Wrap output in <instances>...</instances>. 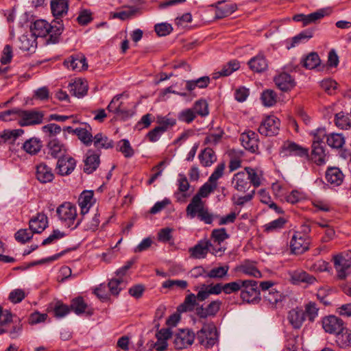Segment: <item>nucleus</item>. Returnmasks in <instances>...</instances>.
<instances>
[{"mask_svg":"<svg viewBox=\"0 0 351 351\" xmlns=\"http://www.w3.org/2000/svg\"><path fill=\"white\" fill-rule=\"evenodd\" d=\"M75 134L80 141L86 146H89L93 143L92 128L90 125L84 123V127H79L75 129Z\"/></svg>","mask_w":351,"mask_h":351,"instance_id":"obj_30","label":"nucleus"},{"mask_svg":"<svg viewBox=\"0 0 351 351\" xmlns=\"http://www.w3.org/2000/svg\"><path fill=\"white\" fill-rule=\"evenodd\" d=\"M313 32L314 30L313 29H308L301 32L300 34L293 37L291 40L287 41V48L290 49L291 48L295 47L296 45L301 43L308 41L313 36Z\"/></svg>","mask_w":351,"mask_h":351,"instance_id":"obj_32","label":"nucleus"},{"mask_svg":"<svg viewBox=\"0 0 351 351\" xmlns=\"http://www.w3.org/2000/svg\"><path fill=\"white\" fill-rule=\"evenodd\" d=\"M210 82V79L208 76L201 77L196 80L186 81V89L189 91L193 90L195 88H206Z\"/></svg>","mask_w":351,"mask_h":351,"instance_id":"obj_46","label":"nucleus"},{"mask_svg":"<svg viewBox=\"0 0 351 351\" xmlns=\"http://www.w3.org/2000/svg\"><path fill=\"white\" fill-rule=\"evenodd\" d=\"M43 147L41 141L36 137L30 138L25 141L23 145V150L31 155L38 154Z\"/></svg>","mask_w":351,"mask_h":351,"instance_id":"obj_39","label":"nucleus"},{"mask_svg":"<svg viewBox=\"0 0 351 351\" xmlns=\"http://www.w3.org/2000/svg\"><path fill=\"white\" fill-rule=\"evenodd\" d=\"M240 271L243 274L255 278H261L262 276L261 271L256 268L254 263L245 261L240 267Z\"/></svg>","mask_w":351,"mask_h":351,"instance_id":"obj_54","label":"nucleus"},{"mask_svg":"<svg viewBox=\"0 0 351 351\" xmlns=\"http://www.w3.org/2000/svg\"><path fill=\"white\" fill-rule=\"evenodd\" d=\"M44 114L42 111L25 110L19 108L18 123L22 126L38 125L43 123Z\"/></svg>","mask_w":351,"mask_h":351,"instance_id":"obj_5","label":"nucleus"},{"mask_svg":"<svg viewBox=\"0 0 351 351\" xmlns=\"http://www.w3.org/2000/svg\"><path fill=\"white\" fill-rule=\"evenodd\" d=\"M261 99L265 106L270 107L276 103L277 95L274 90L267 89L262 93Z\"/></svg>","mask_w":351,"mask_h":351,"instance_id":"obj_57","label":"nucleus"},{"mask_svg":"<svg viewBox=\"0 0 351 351\" xmlns=\"http://www.w3.org/2000/svg\"><path fill=\"white\" fill-rule=\"evenodd\" d=\"M50 7L54 19L62 20V18L67 14L69 10V1L51 0Z\"/></svg>","mask_w":351,"mask_h":351,"instance_id":"obj_17","label":"nucleus"},{"mask_svg":"<svg viewBox=\"0 0 351 351\" xmlns=\"http://www.w3.org/2000/svg\"><path fill=\"white\" fill-rule=\"evenodd\" d=\"M320 63L319 56L315 52H311L302 60L304 67L307 69H313L317 67Z\"/></svg>","mask_w":351,"mask_h":351,"instance_id":"obj_55","label":"nucleus"},{"mask_svg":"<svg viewBox=\"0 0 351 351\" xmlns=\"http://www.w3.org/2000/svg\"><path fill=\"white\" fill-rule=\"evenodd\" d=\"M280 125V120L277 117L269 116L261 122L258 132L265 136H275L278 134Z\"/></svg>","mask_w":351,"mask_h":351,"instance_id":"obj_7","label":"nucleus"},{"mask_svg":"<svg viewBox=\"0 0 351 351\" xmlns=\"http://www.w3.org/2000/svg\"><path fill=\"white\" fill-rule=\"evenodd\" d=\"M64 66L72 71H81L88 68L86 58L82 54L72 55L64 61Z\"/></svg>","mask_w":351,"mask_h":351,"instance_id":"obj_15","label":"nucleus"},{"mask_svg":"<svg viewBox=\"0 0 351 351\" xmlns=\"http://www.w3.org/2000/svg\"><path fill=\"white\" fill-rule=\"evenodd\" d=\"M245 171L248 178L250 186L253 185L255 188H257L261 184L262 175L259 173L258 170L250 167L245 168Z\"/></svg>","mask_w":351,"mask_h":351,"instance_id":"obj_51","label":"nucleus"},{"mask_svg":"<svg viewBox=\"0 0 351 351\" xmlns=\"http://www.w3.org/2000/svg\"><path fill=\"white\" fill-rule=\"evenodd\" d=\"M198 158L201 165L205 167L211 166L217 160L215 152L210 147H206L202 151Z\"/></svg>","mask_w":351,"mask_h":351,"instance_id":"obj_40","label":"nucleus"},{"mask_svg":"<svg viewBox=\"0 0 351 351\" xmlns=\"http://www.w3.org/2000/svg\"><path fill=\"white\" fill-rule=\"evenodd\" d=\"M122 95H117L113 97L110 103L107 107V110L109 112H112L116 114H123L125 111L121 108V102H119L120 98Z\"/></svg>","mask_w":351,"mask_h":351,"instance_id":"obj_64","label":"nucleus"},{"mask_svg":"<svg viewBox=\"0 0 351 351\" xmlns=\"http://www.w3.org/2000/svg\"><path fill=\"white\" fill-rule=\"evenodd\" d=\"M264 298L271 307L277 308L281 304L284 296L279 291L271 289L264 295Z\"/></svg>","mask_w":351,"mask_h":351,"instance_id":"obj_48","label":"nucleus"},{"mask_svg":"<svg viewBox=\"0 0 351 351\" xmlns=\"http://www.w3.org/2000/svg\"><path fill=\"white\" fill-rule=\"evenodd\" d=\"M335 342L341 348L351 346V330L344 326L336 334Z\"/></svg>","mask_w":351,"mask_h":351,"instance_id":"obj_38","label":"nucleus"},{"mask_svg":"<svg viewBox=\"0 0 351 351\" xmlns=\"http://www.w3.org/2000/svg\"><path fill=\"white\" fill-rule=\"evenodd\" d=\"M69 90L74 96L82 97L87 93V82L82 79H77L73 83L69 84Z\"/></svg>","mask_w":351,"mask_h":351,"instance_id":"obj_37","label":"nucleus"},{"mask_svg":"<svg viewBox=\"0 0 351 351\" xmlns=\"http://www.w3.org/2000/svg\"><path fill=\"white\" fill-rule=\"evenodd\" d=\"M327 14H328V12L326 9H319L309 14H296L293 17V19L297 22H302L303 26H306L311 23H316Z\"/></svg>","mask_w":351,"mask_h":351,"instance_id":"obj_13","label":"nucleus"},{"mask_svg":"<svg viewBox=\"0 0 351 351\" xmlns=\"http://www.w3.org/2000/svg\"><path fill=\"white\" fill-rule=\"evenodd\" d=\"M223 3H225V1H219L217 3L211 5L212 7H214L216 9L215 18L217 19L228 17L233 12H234L237 9V6L234 3L221 5Z\"/></svg>","mask_w":351,"mask_h":351,"instance_id":"obj_22","label":"nucleus"},{"mask_svg":"<svg viewBox=\"0 0 351 351\" xmlns=\"http://www.w3.org/2000/svg\"><path fill=\"white\" fill-rule=\"evenodd\" d=\"M211 246L210 241H201L190 249L191 256L195 258H203L206 257Z\"/></svg>","mask_w":351,"mask_h":351,"instance_id":"obj_31","label":"nucleus"},{"mask_svg":"<svg viewBox=\"0 0 351 351\" xmlns=\"http://www.w3.org/2000/svg\"><path fill=\"white\" fill-rule=\"evenodd\" d=\"M204 208V203L202 199H200L198 196H193L191 202L186 206V215L191 219L195 218Z\"/></svg>","mask_w":351,"mask_h":351,"instance_id":"obj_29","label":"nucleus"},{"mask_svg":"<svg viewBox=\"0 0 351 351\" xmlns=\"http://www.w3.org/2000/svg\"><path fill=\"white\" fill-rule=\"evenodd\" d=\"M19 48L23 51L32 52L36 48V37L32 34L29 37L27 35H22L19 38Z\"/></svg>","mask_w":351,"mask_h":351,"instance_id":"obj_42","label":"nucleus"},{"mask_svg":"<svg viewBox=\"0 0 351 351\" xmlns=\"http://www.w3.org/2000/svg\"><path fill=\"white\" fill-rule=\"evenodd\" d=\"M195 339V334L189 330H181L178 332L173 340L175 348L178 350L186 348L192 345Z\"/></svg>","mask_w":351,"mask_h":351,"instance_id":"obj_11","label":"nucleus"},{"mask_svg":"<svg viewBox=\"0 0 351 351\" xmlns=\"http://www.w3.org/2000/svg\"><path fill=\"white\" fill-rule=\"evenodd\" d=\"M333 262L338 279L344 280L351 269V250L334 256Z\"/></svg>","mask_w":351,"mask_h":351,"instance_id":"obj_4","label":"nucleus"},{"mask_svg":"<svg viewBox=\"0 0 351 351\" xmlns=\"http://www.w3.org/2000/svg\"><path fill=\"white\" fill-rule=\"evenodd\" d=\"M248 65L253 71L257 73L263 72L268 67L267 61L262 54H258L251 58L248 62Z\"/></svg>","mask_w":351,"mask_h":351,"instance_id":"obj_36","label":"nucleus"},{"mask_svg":"<svg viewBox=\"0 0 351 351\" xmlns=\"http://www.w3.org/2000/svg\"><path fill=\"white\" fill-rule=\"evenodd\" d=\"M304 315H306L311 322L318 316L319 307L315 302H308L305 304Z\"/></svg>","mask_w":351,"mask_h":351,"instance_id":"obj_60","label":"nucleus"},{"mask_svg":"<svg viewBox=\"0 0 351 351\" xmlns=\"http://www.w3.org/2000/svg\"><path fill=\"white\" fill-rule=\"evenodd\" d=\"M221 302L214 300L210 302L206 307L200 306L196 308V314L200 318H206L215 316L220 309Z\"/></svg>","mask_w":351,"mask_h":351,"instance_id":"obj_21","label":"nucleus"},{"mask_svg":"<svg viewBox=\"0 0 351 351\" xmlns=\"http://www.w3.org/2000/svg\"><path fill=\"white\" fill-rule=\"evenodd\" d=\"M280 154L282 157L291 156L306 157L308 156V149L294 142L287 141L281 146Z\"/></svg>","mask_w":351,"mask_h":351,"instance_id":"obj_6","label":"nucleus"},{"mask_svg":"<svg viewBox=\"0 0 351 351\" xmlns=\"http://www.w3.org/2000/svg\"><path fill=\"white\" fill-rule=\"evenodd\" d=\"M50 24L45 20H37L31 25V32L36 37H45L48 35Z\"/></svg>","mask_w":351,"mask_h":351,"instance_id":"obj_33","label":"nucleus"},{"mask_svg":"<svg viewBox=\"0 0 351 351\" xmlns=\"http://www.w3.org/2000/svg\"><path fill=\"white\" fill-rule=\"evenodd\" d=\"M93 142L98 152H99L100 149H109L113 147L112 140L109 139L106 136L101 133L97 134L93 138Z\"/></svg>","mask_w":351,"mask_h":351,"instance_id":"obj_43","label":"nucleus"},{"mask_svg":"<svg viewBox=\"0 0 351 351\" xmlns=\"http://www.w3.org/2000/svg\"><path fill=\"white\" fill-rule=\"evenodd\" d=\"M36 176L37 180L41 183L51 182L54 178L51 168L45 163L37 165Z\"/></svg>","mask_w":351,"mask_h":351,"instance_id":"obj_25","label":"nucleus"},{"mask_svg":"<svg viewBox=\"0 0 351 351\" xmlns=\"http://www.w3.org/2000/svg\"><path fill=\"white\" fill-rule=\"evenodd\" d=\"M240 141L243 147L251 153L258 152L259 140L258 135L253 131L249 130L241 134Z\"/></svg>","mask_w":351,"mask_h":351,"instance_id":"obj_10","label":"nucleus"},{"mask_svg":"<svg viewBox=\"0 0 351 351\" xmlns=\"http://www.w3.org/2000/svg\"><path fill=\"white\" fill-rule=\"evenodd\" d=\"M93 193L92 191H84L79 197L78 203L81 208L82 215L87 213L93 205Z\"/></svg>","mask_w":351,"mask_h":351,"instance_id":"obj_41","label":"nucleus"},{"mask_svg":"<svg viewBox=\"0 0 351 351\" xmlns=\"http://www.w3.org/2000/svg\"><path fill=\"white\" fill-rule=\"evenodd\" d=\"M228 270L229 267L228 265L214 267L208 271L206 276L210 278L222 279L228 274Z\"/></svg>","mask_w":351,"mask_h":351,"instance_id":"obj_58","label":"nucleus"},{"mask_svg":"<svg viewBox=\"0 0 351 351\" xmlns=\"http://www.w3.org/2000/svg\"><path fill=\"white\" fill-rule=\"evenodd\" d=\"M303 232H295L290 241V249L293 254H301L309 249L310 238L307 233L310 232L309 227H303Z\"/></svg>","mask_w":351,"mask_h":351,"instance_id":"obj_2","label":"nucleus"},{"mask_svg":"<svg viewBox=\"0 0 351 351\" xmlns=\"http://www.w3.org/2000/svg\"><path fill=\"white\" fill-rule=\"evenodd\" d=\"M288 319L294 328H300L305 320L304 312L302 309H292L289 312Z\"/></svg>","mask_w":351,"mask_h":351,"instance_id":"obj_35","label":"nucleus"},{"mask_svg":"<svg viewBox=\"0 0 351 351\" xmlns=\"http://www.w3.org/2000/svg\"><path fill=\"white\" fill-rule=\"evenodd\" d=\"M178 191L174 193V197L179 202H185L189 195L186 191L189 189V183L186 177L184 174H179L178 179Z\"/></svg>","mask_w":351,"mask_h":351,"instance_id":"obj_23","label":"nucleus"},{"mask_svg":"<svg viewBox=\"0 0 351 351\" xmlns=\"http://www.w3.org/2000/svg\"><path fill=\"white\" fill-rule=\"evenodd\" d=\"M100 153L91 149L86 152V158L84 160V171L88 174L92 173L99 167Z\"/></svg>","mask_w":351,"mask_h":351,"instance_id":"obj_16","label":"nucleus"},{"mask_svg":"<svg viewBox=\"0 0 351 351\" xmlns=\"http://www.w3.org/2000/svg\"><path fill=\"white\" fill-rule=\"evenodd\" d=\"M243 282L245 284L241 290V298L243 301L246 302H253L259 298L260 291L258 289V282L253 280H245Z\"/></svg>","mask_w":351,"mask_h":351,"instance_id":"obj_8","label":"nucleus"},{"mask_svg":"<svg viewBox=\"0 0 351 351\" xmlns=\"http://www.w3.org/2000/svg\"><path fill=\"white\" fill-rule=\"evenodd\" d=\"M29 229L33 233H41L48 226V219L45 214L38 213L29 222Z\"/></svg>","mask_w":351,"mask_h":351,"instance_id":"obj_18","label":"nucleus"},{"mask_svg":"<svg viewBox=\"0 0 351 351\" xmlns=\"http://www.w3.org/2000/svg\"><path fill=\"white\" fill-rule=\"evenodd\" d=\"M240 64L237 60L230 61L227 64L223 66L220 71L213 73V78L217 79L221 76H228L234 71L238 70Z\"/></svg>","mask_w":351,"mask_h":351,"instance_id":"obj_47","label":"nucleus"},{"mask_svg":"<svg viewBox=\"0 0 351 351\" xmlns=\"http://www.w3.org/2000/svg\"><path fill=\"white\" fill-rule=\"evenodd\" d=\"M23 133L24 130L22 129L7 130H4L2 133L0 134V138L3 139V143H5L6 141H14Z\"/></svg>","mask_w":351,"mask_h":351,"instance_id":"obj_62","label":"nucleus"},{"mask_svg":"<svg viewBox=\"0 0 351 351\" xmlns=\"http://www.w3.org/2000/svg\"><path fill=\"white\" fill-rule=\"evenodd\" d=\"M57 215L64 224L67 228L75 229L80 223V220L76 221L77 210L76 207L70 202H64L59 206L56 210Z\"/></svg>","mask_w":351,"mask_h":351,"instance_id":"obj_1","label":"nucleus"},{"mask_svg":"<svg viewBox=\"0 0 351 351\" xmlns=\"http://www.w3.org/2000/svg\"><path fill=\"white\" fill-rule=\"evenodd\" d=\"M230 237L224 228L213 230L211 232V240L215 243L220 245L223 241Z\"/></svg>","mask_w":351,"mask_h":351,"instance_id":"obj_61","label":"nucleus"},{"mask_svg":"<svg viewBox=\"0 0 351 351\" xmlns=\"http://www.w3.org/2000/svg\"><path fill=\"white\" fill-rule=\"evenodd\" d=\"M5 333L10 338H17L22 331V324L20 319L12 314H6L5 317Z\"/></svg>","mask_w":351,"mask_h":351,"instance_id":"obj_9","label":"nucleus"},{"mask_svg":"<svg viewBox=\"0 0 351 351\" xmlns=\"http://www.w3.org/2000/svg\"><path fill=\"white\" fill-rule=\"evenodd\" d=\"M157 123L160 130L165 132L176 124V119L168 114L165 117H158Z\"/></svg>","mask_w":351,"mask_h":351,"instance_id":"obj_53","label":"nucleus"},{"mask_svg":"<svg viewBox=\"0 0 351 351\" xmlns=\"http://www.w3.org/2000/svg\"><path fill=\"white\" fill-rule=\"evenodd\" d=\"M246 283L245 282H243L242 280H238L237 281L223 284V293L226 294L236 293L241 290L243 285Z\"/></svg>","mask_w":351,"mask_h":351,"instance_id":"obj_59","label":"nucleus"},{"mask_svg":"<svg viewBox=\"0 0 351 351\" xmlns=\"http://www.w3.org/2000/svg\"><path fill=\"white\" fill-rule=\"evenodd\" d=\"M346 142L345 137L339 133H331L327 135L326 143L328 146L333 149H341Z\"/></svg>","mask_w":351,"mask_h":351,"instance_id":"obj_45","label":"nucleus"},{"mask_svg":"<svg viewBox=\"0 0 351 351\" xmlns=\"http://www.w3.org/2000/svg\"><path fill=\"white\" fill-rule=\"evenodd\" d=\"M198 342L205 348L213 347L217 339L216 326L213 323L204 324L202 329L197 333Z\"/></svg>","mask_w":351,"mask_h":351,"instance_id":"obj_3","label":"nucleus"},{"mask_svg":"<svg viewBox=\"0 0 351 351\" xmlns=\"http://www.w3.org/2000/svg\"><path fill=\"white\" fill-rule=\"evenodd\" d=\"M311 160L318 165L326 162V154L323 144L313 142L311 151Z\"/></svg>","mask_w":351,"mask_h":351,"instance_id":"obj_28","label":"nucleus"},{"mask_svg":"<svg viewBox=\"0 0 351 351\" xmlns=\"http://www.w3.org/2000/svg\"><path fill=\"white\" fill-rule=\"evenodd\" d=\"M197 298L196 295L193 293L187 295L185 297L184 302L178 306V311L180 312L193 311L195 306L197 305Z\"/></svg>","mask_w":351,"mask_h":351,"instance_id":"obj_52","label":"nucleus"},{"mask_svg":"<svg viewBox=\"0 0 351 351\" xmlns=\"http://www.w3.org/2000/svg\"><path fill=\"white\" fill-rule=\"evenodd\" d=\"M118 150L121 152L125 158H131L134 154V150L127 139H122L118 143Z\"/></svg>","mask_w":351,"mask_h":351,"instance_id":"obj_63","label":"nucleus"},{"mask_svg":"<svg viewBox=\"0 0 351 351\" xmlns=\"http://www.w3.org/2000/svg\"><path fill=\"white\" fill-rule=\"evenodd\" d=\"M276 85L282 91H288L295 86L294 80L287 73H281L274 78Z\"/></svg>","mask_w":351,"mask_h":351,"instance_id":"obj_24","label":"nucleus"},{"mask_svg":"<svg viewBox=\"0 0 351 351\" xmlns=\"http://www.w3.org/2000/svg\"><path fill=\"white\" fill-rule=\"evenodd\" d=\"M343 174L337 167L328 168L326 172V180L333 186H339L343 180Z\"/></svg>","mask_w":351,"mask_h":351,"instance_id":"obj_34","label":"nucleus"},{"mask_svg":"<svg viewBox=\"0 0 351 351\" xmlns=\"http://www.w3.org/2000/svg\"><path fill=\"white\" fill-rule=\"evenodd\" d=\"M64 25L62 20L54 19L51 24H50V29H48L50 38L49 40L52 43H56L59 36L62 33Z\"/></svg>","mask_w":351,"mask_h":351,"instance_id":"obj_44","label":"nucleus"},{"mask_svg":"<svg viewBox=\"0 0 351 351\" xmlns=\"http://www.w3.org/2000/svg\"><path fill=\"white\" fill-rule=\"evenodd\" d=\"M287 220L283 217H279L268 223H266L264 227V231L267 233L274 232L283 228Z\"/></svg>","mask_w":351,"mask_h":351,"instance_id":"obj_56","label":"nucleus"},{"mask_svg":"<svg viewBox=\"0 0 351 351\" xmlns=\"http://www.w3.org/2000/svg\"><path fill=\"white\" fill-rule=\"evenodd\" d=\"M75 166V160L66 154L58 160L56 165L57 172L60 176H68L73 171Z\"/></svg>","mask_w":351,"mask_h":351,"instance_id":"obj_12","label":"nucleus"},{"mask_svg":"<svg viewBox=\"0 0 351 351\" xmlns=\"http://www.w3.org/2000/svg\"><path fill=\"white\" fill-rule=\"evenodd\" d=\"M335 124L338 128L343 130L351 128V113H345L340 112L335 114Z\"/></svg>","mask_w":351,"mask_h":351,"instance_id":"obj_50","label":"nucleus"},{"mask_svg":"<svg viewBox=\"0 0 351 351\" xmlns=\"http://www.w3.org/2000/svg\"><path fill=\"white\" fill-rule=\"evenodd\" d=\"M289 276L291 282L295 285L302 282L307 285H313L317 281L315 277L302 269L290 271Z\"/></svg>","mask_w":351,"mask_h":351,"instance_id":"obj_19","label":"nucleus"},{"mask_svg":"<svg viewBox=\"0 0 351 351\" xmlns=\"http://www.w3.org/2000/svg\"><path fill=\"white\" fill-rule=\"evenodd\" d=\"M125 286L126 282L121 278H112L108 283V289L110 295L114 296H117Z\"/></svg>","mask_w":351,"mask_h":351,"instance_id":"obj_49","label":"nucleus"},{"mask_svg":"<svg viewBox=\"0 0 351 351\" xmlns=\"http://www.w3.org/2000/svg\"><path fill=\"white\" fill-rule=\"evenodd\" d=\"M48 154L54 158H60L66 155L67 147L59 140L54 138L47 144Z\"/></svg>","mask_w":351,"mask_h":351,"instance_id":"obj_20","label":"nucleus"},{"mask_svg":"<svg viewBox=\"0 0 351 351\" xmlns=\"http://www.w3.org/2000/svg\"><path fill=\"white\" fill-rule=\"evenodd\" d=\"M234 188L240 192H245L250 188L245 171H240L234 175L232 179Z\"/></svg>","mask_w":351,"mask_h":351,"instance_id":"obj_26","label":"nucleus"},{"mask_svg":"<svg viewBox=\"0 0 351 351\" xmlns=\"http://www.w3.org/2000/svg\"><path fill=\"white\" fill-rule=\"evenodd\" d=\"M70 309L77 315L86 313L88 315L93 314L92 309L88 308V304L85 302L82 297H77L71 300Z\"/></svg>","mask_w":351,"mask_h":351,"instance_id":"obj_27","label":"nucleus"},{"mask_svg":"<svg viewBox=\"0 0 351 351\" xmlns=\"http://www.w3.org/2000/svg\"><path fill=\"white\" fill-rule=\"evenodd\" d=\"M322 323L325 332L330 334H337L343 327V320L335 315L324 317Z\"/></svg>","mask_w":351,"mask_h":351,"instance_id":"obj_14","label":"nucleus"}]
</instances>
